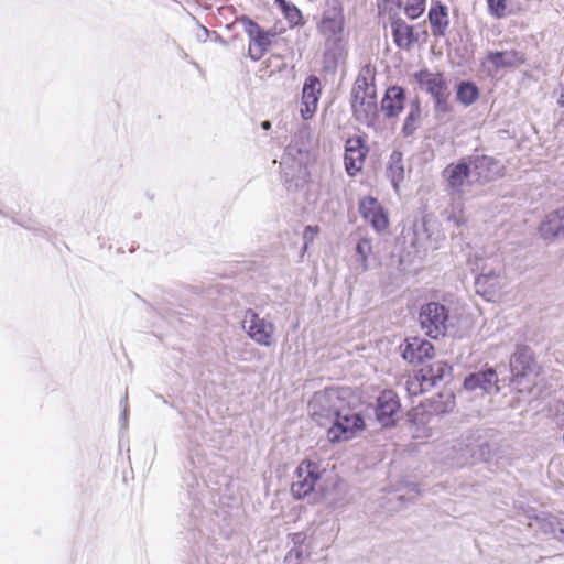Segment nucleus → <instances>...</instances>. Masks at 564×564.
Masks as SVG:
<instances>
[{
  "instance_id": "f257e3e1",
  "label": "nucleus",
  "mask_w": 564,
  "mask_h": 564,
  "mask_svg": "<svg viewBox=\"0 0 564 564\" xmlns=\"http://www.w3.org/2000/svg\"><path fill=\"white\" fill-rule=\"evenodd\" d=\"M345 25L344 10L338 0H329L318 24L325 36V59L336 64L344 54L343 32Z\"/></svg>"
},
{
  "instance_id": "f03ea898",
  "label": "nucleus",
  "mask_w": 564,
  "mask_h": 564,
  "mask_svg": "<svg viewBox=\"0 0 564 564\" xmlns=\"http://www.w3.org/2000/svg\"><path fill=\"white\" fill-rule=\"evenodd\" d=\"M347 397V390L337 388L315 392L308 402V412L313 421L321 426L329 425L348 401Z\"/></svg>"
},
{
  "instance_id": "7ed1b4c3",
  "label": "nucleus",
  "mask_w": 564,
  "mask_h": 564,
  "mask_svg": "<svg viewBox=\"0 0 564 564\" xmlns=\"http://www.w3.org/2000/svg\"><path fill=\"white\" fill-rule=\"evenodd\" d=\"M307 158L301 154L295 143H289L282 155L280 167L281 177L288 192H295L303 187L305 180L304 162Z\"/></svg>"
},
{
  "instance_id": "20e7f679",
  "label": "nucleus",
  "mask_w": 564,
  "mask_h": 564,
  "mask_svg": "<svg viewBox=\"0 0 564 564\" xmlns=\"http://www.w3.org/2000/svg\"><path fill=\"white\" fill-rule=\"evenodd\" d=\"M329 425L327 437L332 443L351 440L366 427L364 417L350 408L348 401Z\"/></svg>"
},
{
  "instance_id": "39448f33",
  "label": "nucleus",
  "mask_w": 564,
  "mask_h": 564,
  "mask_svg": "<svg viewBox=\"0 0 564 564\" xmlns=\"http://www.w3.org/2000/svg\"><path fill=\"white\" fill-rule=\"evenodd\" d=\"M449 319L448 308L440 302H429L421 306L419 322L421 329L433 339L445 336Z\"/></svg>"
},
{
  "instance_id": "423d86ee",
  "label": "nucleus",
  "mask_w": 564,
  "mask_h": 564,
  "mask_svg": "<svg viewBox=\"0 0 564 564\" xmlns=\"http://www.w3.org/2000/svg\"><path fill=\"white\" fill-rule=\"evenodd\" d=\"M319 470L316 463L304 460L295 469L291 484L292 496L297 499L315 500V488L319 480Z\"/></svg>"
},
{
  "instance_id": "0eeeda50",
  "label": "nucleus",
  "mask_w": 564,
  "mask_h": 564,
  "mask_svg": "<svg viewBox=\"0 0 564 564\" xmlns=\"http://www.w3.org/2000/svg\"><path fill=\"white\" fill-rule=\"evenodd\" d=\"M237 22L242 26L249 39L248 56L254 62L260 61L272 45L275 33L263 30L247 15H241Z\"/></svg>"
},
{
  "instance_id": "6e6552de",
  "label": "nucleus",
  "mask_w": 564,
  "mask_h": 564,
  "mask_svg": "<svg viewBox=\"0 0 564 564\" xmlns=\"http://www.w3.org/2000/svg\"><path fill=\"white\" fill-rule=\"evenodd\" d=\"M446 452V458L451 465L462 467L479 459L486 460L489 455V444L487 442L478 444L469 438L458 440Z\"/></svg>"
},
{
  "instance_id": "1a4fd4ad",
  "label": "nucleus",
  "mask_w": 564,
  "mask_h": 564,
  "mask_svg": "<svg viewBox=\"0 0 564 564\" xmlns=\"http://www.w3.org/2000/svg\"><path fill=\"white\" fill-rule=\"evenodd\" d=\"M242 328L257 344L269 347L273 344L275 326L272 322L261 318L253 310L248 308L242 319Z\"/></svg>"
},
{
  "instance_id": "9d476101",
  "label": "nucleus",
  "mask_w": 564,
  "mask_h": 564,
  "mask_svg": "<svg viewBox=\"0 0 564 564\" xmlns=\"http://www.w3.org/2000/svg\"><path fill=\"white\" fill-rule=\"evenodd\" d=\"M534 370V359L530 347L517 345L514 352L510 357L511 383L522 384L524 378Z\"/></svg>"
},
{
  "instance_id": "9b49d317",
  "label": "nucleus",
  "mask_w": 564,
  "mask_h": 564,
  "mask_svg": "<svg viewBox=\"0 0 564 564\" xmlns=\"http://www.w3.org/2000/svg\"><path fill=\"white\" fill-rule=\"evenodd\" d=\"M401 357L409 364L419 365L434 356V346L421 337H408L399 347Z\"/></svg>"
},
{
  "instance_id": "f8f14e48",
  "label": "nucleus",
  "mask_w": 564,
  "mask_h": 564,
  "mask_svg": "<svg viewBox=\"0 0 564 564\" xmlns=\"http://www.w3.org/2000/svg\"><path fill=\"white\" fill-rule=\"evenodd\" d=\"M470 174V164L466 159L460 160L456 164H448L443 171V176L446 181V191L452 196H457L460 198L464 194L463 187L467 183Z\"/></svg>"
},
{
  "instance_id": "ddd939ff",
  "label": "nucleus",
  "mask_w": 564,
  "mask_h": 564,
  "mask_svg": "<svg viewBox=\"0 0 564 564\" xmlns=\"http://www.w3.org/2000/svg\"><path fill=\"white\" fill-rule=\"evenodd\" d=\"M400 408L398 394L390 389L383 390L377 398L376 419L382 426H392Z\"/></svg>"
},
{
  "instance_id": "4468645a",
  "label": "nucleus",
  "mask_w": 564,
  "mask_h": 564,
  "mask_svg": "<svg viewBox=\"0 0 564 564\" xmlns=\"http://www.w3.org/2000/svg\"><path fill=\"white\" fill-rule=\"evenodd\" d=\"M468 163L470 164L471 172L480 182H490L503 175V165L492 156H469Z\"/></svg>"
},
{
  "instance_id": "2eb2a0df",
  "label": "nucleus",
  "mask_w": 564,
  "mask_h": 564,
  "mask_svg": "<svg viewBox=\"0 0 564 564\" xmlns=\"http://www.w3.org/2000/svg\"><path fill=\"white\" fill-rule=\"evenodd\" d=\"M351 110L359 123L377 129L379 119L377 96L352 98Z\"/></svg>"
},
{
  "instance_id": "dca6fc26",
  "label": "nucleus",
  "mask_w": 564,
  "mask_h": 564,
  "mask_svg": "<svg viewBox=\"0 0 564 564\" xmlns=\"http://www.w3.org/2000/svg\"><path fill=\"white\" fill-rule=\"evenodd\" d=\"M368 148L361 137H352L345 144V169L348 175L355 176L361 171Z\"/></svg>"
},
{
  "instance_id": "f3484780",
  "label": "nucleus",
  "mask_w": 564,
  "mask_h": 564,
  "mask_svg": "<svg viewBox=\"0 0 564 564\" xmlns=\"http://www.w3.org/2000/svg\"><path fill=\"white\" fill-rule=\"evenodd\" d=\"M359 213L377 232L386 230L389 226L388 215L380 203L372 196H367L360 200Z\"/></svg>"
},
{
  "instance_id": "a211bd4d",
  "label": "nucleus",
  "mask_w": 564,
  "mask_h": 564,
  "mask_svg": "<svg viewBox=\"0 0 564 564\" xmlns=\"http://www.w3.org/2000/svg\"><path fill=\"white\" fill-rule=\"evenodd\" d=\"M498 375L491 367L468 375L464 380V388L468 391L481 390L485 393H498Z\"/></svg>"
},
{
  "instance_id": "6ab92c4d",
  "label": "nucleus",
  "mask_w": 564,
  "mask_h": 564,
  "mask_svg": "<svg viewBox=\"0 0 564 564\" xmlns=\"http://www.w3.org/2000/svg\"><path fill=\"white\" fill-rule=\"evenodd\" d=\"M321 80L315 75H310L302 88V105L301 115L304 120L312 118L316 112L319 96H321Z\"/></svg>"
},
{
  "instance_id": "aec40b11",
  "label": "nucleus",
  "mask_w": 564,
  "mask_h": 564,
  "mask_svg": "<svg viewBox=\"0 0 564 564\" xmlns=\"http://www.w3.org/2000/svg\"><path fill=\"white\" fill-rule=\"evenodd\" d=\"M502 288L500 271H482L475 279L476 293L487 301H494Z\"/></svg>"
},
{
  "instance_id": "412c9836",
  "label": "nucleus",
  "mask_w": 564,
  "mask_h": 564,
  "mask_svg": "<svg viewBox=\"0 0 564 564\" xmlns=\"http://www.w3.org/2000/svg\"><path fill=\"white\" fill-rule=\"evenodd\" d=\"M391 31L394 44L402 50H409L414 43L419 42V34L414 32V26L408 24L397 14L391 15Z\"/></svg>"
},
{
  "instance_id": "4be33fe9",
  "label": "nucleus",
  "mask_w": 564,
  "mask_h": 564,
  "mask_svg": "<svg viewBox=\"0 0 564 564\" xmlns=\"http://www.w3.org/2000/svg\"><path fill=\"white\" fill-rule=\"evenodd\" d=\"M405 89L401 86H390L381 99V111L386 118H397L404 109Z\"/></svg>"
},
{
  "instance_id": "5701e85b",
  "label": "nucleus",
  "mask_w": 564,
  "mask_h": 564,
  "mask_svg": "<svg viewBox=\"0 0 564 564\" xmlns=\"http://www.w3.org/2000/svg\"><path fill=\"white\" fill-rule=\"evenodd\" d=\"M539 232L546 241L564 237V206L545 216L539 226Z\"/></svg>"
},
{
  "instance_id": "b1692460",
  "label": "nucleus",
  "mask_w": 564,
  "mask_h": 564,
  "mask_svg": "<svg viewBox=\"0 0 564 564\" xmlns=\"http://www.w3.org/2000/svg\"><path fill=\"white\" fill-rule=\"evenodd\" d=\"M452 366L443 360L434 361L421 368L420 378L430 388L442 382H447L452 378Z\"/></svg>"
},
{
  "instance_id": "393cba45",
  "label": "nucleus",
  "mask_w": 564,
  "mask_h": 564,
  "mask_svg": "<svg viewBox=\"0 0 564 564\" xmlns=\"http://www.w3.org/2000/svg\"><path fill=\"white\" fill-rule=\"evenodd\" d=\"M525 62L522 52L516 50L509 51H489L486 54L485 62L491 64L495 72L502 68H513Z\"/></svg>"
},
{
  "instance_id": "a878e982",
  "label": "nucleus",
  "mask_w": 564,
  "mask_h": 564,
  "mask_svg": "<svg viewBox=\"0 0 564 564\" xmlns=\"http://www.w3.org/2000/svg\"><path fill=\"white\" fill-rule=\"evenodd\" d=\"M376 70L370 65H365L351 89V99L359 97L377 96V88L375 84Z\"/></svg>"
},
{
  "instance_id": "bb28decb",
  "label": "nucleus",
  "mask_w": 564,
  "mask_h": 564,
  "mask_svg": "<svg viewBox=\"0 0 564 564\" xmlns=\"http://www.w3.org/2000/svg\"><path fill=\"white\" fill-rule=\"evenodd\" d=\"M414 77L420 87L433 98L448 91L446 80L441 73H431L424 69L415 73Z\"/></svg>"
},
{
  "instance_id": "cd10ccee",
  "label": "nucleus",
  "mask_w": 564,
  "mask_h": 564,
  "mask_svg": "<svg viewBox=\"0 0 564 564\" xmlns=\"http://www.w3.org/2000/svg\"><path fill=\"white\" fill-rule=\"evenodd\" d=\"M429 22L431 24L432 34L435 37H443L449 25L447 7L441 1H434L429 11Z\"/></svg>"
},
{
  "instance_id": "c85d7f7f",
  "label": "nucleus",
  "mask_w": 564,
  "mask_h": 564,
  "mask_svg": "<svg viewBox=\"0 0 564 564\" xmlns=\"http://www.w3.org/2000/svg\"><path fill=\"white\" fill-rule=\"evenodd\" d=\"M422 119V109L420 105V100L417 98L413 99L409 106V112L404 119L402 126V134L404 137H411L420 127V122Z\"/></svg>"
},
{
  "instance_id": "c756f323",
  "label": "nucleus",
  "mask_w": 564,
  "mask_h": 564,
  "mask_svg": "<svg viewBox=\"0 0 564 564\" xmlns=\"http://www.w3.org/2000/svg\"><path fill=\"white\" fill-rule=\"evenodd\" d=\"M387 175L390 178L393 187L397 189L398 185L404 178V167L402 163V153L393 151L390 155Z\"/></svg>"
},
{
  "instance_id": "7c9ffc66",
  "label": "nucleus",
  "mask_w": 564,
  "mask_h": 564,
  "mask_svg": "<svg viewBox=\"0 0 564 564\" xmlns=\"http://www.w3.org/2000/svg\"><path fill=\"white\" fill-rule=\"evenodd\" d=\"M456 97L464 106H470L479 98V89L475 83L464 80L457 85Z\"/></svg>"
},
{
  "instance_id": "2f4dec72",
  "label": "nucleus",
  "mask_w": 564,
  "mask_h": 564,
  "mask_svg": "<svg viewBox=\"0 0 564 564\" xmlns=\"http://www.w3.org/2000/svg\"><path fill=\"white\" fill-rule=\"evenodd\" d=\"M372 252V245L368 238H362L357 242L356 253L359 258L360 265L362 271H367L368 265V256Z\"/></svg>"
},
{
  "instance_id": "473e14b6",
  "label": "nucleus",
  "mask_w": 564,
  "mask_h": 564,
  "mask_svg": "<svg viewBox=\"0 0 564 564\" xmlns=\"http://www.w3.org/2000/svg\"><path fill=\"white\" fill-rule=\"evenodd\" d=\"M290 143H295L296 148L301 150V154L306 158L311 150L310 132L306 129L299 130L293 137Z\"/></svg>"
},
{
  "instance_id": "72a5a7b5",
  "label": "nucleus",
  "mask_w": 564,
  "mask_h": 564,
  "mask_svg": "<svg viewBox=\"0 0 564 564\" xmlns=\"http://www.w3.org/2000/svg\"><path fill=\"white\" fill-rule=\"evenodd\" d=\"M430 389L431 388L427 387L425 384V382H423V380H421L420 371H417L413 378H410L406 381V390H408L409 394H411V395H417V394L423 393Z\"/></svg>"
},
{
  "instance_id": "f704fd0d",
  "label": "nucleus",
  "mask_w": 564,
  "mask_h": 564,
  "mask_svg": "<svg viewBox=\"0 0 564 564\" xmlns=\"http://www.w3.org/2000/svg\"><path fill=\"white\" fill-rule=\"evenodd\" d=\"M447 221L453 223L456 227H462L467 224V217L463 212V204L459 202L453 206V210L447 216Z\"/></svg>"
},
{
  "instance_id": "c9c22d12",
  "label": "nucleus",
  "mask_w": 564,
  "mask_h": 564,
  "mask_svg": "<svg viewBox=\"0 0 564 564\" xmlns=\"http://www.w3.org/2000/svg\"><path fill=\"white\" fill-rule=\"evenodd\" d=\"M425 10V0H414L413 3H408L404 7L406 17L411 20L420 18Z\"/></svg>"
},
{
  "instance_id": "e433bc0d",
  "label": "nucleus",
  "mask_w": 564,
  "mask_h": 564,
  "mask_svg": "<svg viewBox=\"0 0 564 564\" xmlns=\"http://www.w3.org/2000/svg\"><path fill=\"white\" fill-rule=\"evenodd\" d=\"M449 91L437 96L434 99V110L436 115H445L452 110V107L448 102Z\"/></svg>"
},
{
  "instance_id": "4c0bfd02",
  "label": "nucleus",
  "mask_w": 564,
  "mask_h": 564,
  "mask_svg": "<svg viewBox=\"0 0 564 564\" xmlns=\"http://www.w3.org/2000/svg\"><path fill=\"white\" fill-rule=\"evenodd\" d=\"M304 547H291L284 556V564H302Z\"/></svg>"
},
{
  "instance_id": "58836bf2",
  "label": "nucleus",
  "mask_w": 564,
  "mask_h": 564,
  "mask_svg": "<svg viewBox=\"0 0 564 564\" xmlns=\"http://www.w3.org/2000/svg\"><path fill=\"white\" fill-rule=\"evenodd\" d=\"M489 12L496 18H502L506 14V0H487Z\"/></svg>"
},
{
  "instance_id": "ea45409f",
  "label": "nucleus",
  "mask_w": 564,
  "mask_h": 564,
  "mask_svg": "<svg viewBox=\"0 0 564 564\" xmlns=\"http://www.w3.org/2000/svg\"><path fill=\"white\" fill-rule=\"evenodd\" d=\"M120 406H122L120 421L122 423V427H127V424H128V392L127 391H126L122 400L120 401Z\"/></svg>"
},
{
  "instance_id": "a19ab883",
  "label": "nucleus",
  "mask_w": 564,
  "mask_h": 564,
  "mask_svg": "<svg viewBox=\"0 0 564 564\" xmlns=\"http://www.w3.org/2000/svg\"><path fill=\"white\" fill-rule=\"evenodd\" d=\"M384 10L389 11L391 13L393 9H400L402 7V0H379Z\"/></svg>"
},
{
  "instance_id": "79ce46f5",
  "label": "nucleus",
  "mask_w": 564,
  "mask_h": 564,
  "mask_svg": "<svg viewBox=\"0 0 564 564\" xmlns=\"http://www.w3.org/2000/svg\"><path fill=\"white\" fill-rule=\"evenodd\" d=\"M317 231H318L317 227L306 226V228L304 230V240H305L304 249H307L308 242L314 239V236H315V234H317Z\"/></svg>"
},
{
  "instance_id": "37998d69",
  "label": "nucleus",
  "mask_w": 564,
  "mask_h": 564,
  "mask_svg": "<svg viewBox=\"0 0 564 564\" xmlns=\"http://www.w3.org/2000/svg\"><path fill=\"white\" fill-rule=\"evenodd\" d=\"M286 17L290 19V21L297 23V20L302 18L301 11L296 7H292L290 9H286Z\"/></svg>"
},
{
  "instance_id": "c03bdc74",
  "label": "nucleus",
  "mask_w": 564,
  "mask_h": 564,
  "mask_svg": "<svg viewBox=\"0 0 564 564\" xmlns=\"http://www.w3.org/2000/svg\"><path fill=\"white\" fill-rule=\"evenodd\" d=\"M306 539V535L302 532L293 533L292 534V547H303L304 541Z\"/></svg>"
},
{
  "instance_id": "a18cd8bd",
  "label": "nucleus",
  "mask_w": 564,
  "mask_h": 564,
  "mask_svg": "<svg viewBox=\"0 0 564 564\" xmlns=\"http://www.w3.org/2000/svg\"><path fill=\"white\" fill-rule=\"evenodd\" d=\"M209 30L206 29L205 26L203 25H199L198 26V32L196 34V39L200 42H206L208 36H209Z\"/></svg>"
},
{
  "instance_id": "49530a36",
  "label": "nucleus",
  "mask_w": 564,
  "mask_h": 564,
  "mask_svg": "<svg viewBox=\"0 0 564 564\" xmlns=\"http://www.w3.org/2000/svg\"><path fill=\"white\" fill-rule=\"evenodd\" d=\"M557 104H558L560 107L564 108V88H562V90H561Z\"/></svg>"
},
{
  "instance_id": "de8ad7c7",
  "label": "nucleus",
  "mask_w": 564,
  "mask_h": 564,
  "mask_svg": "<svg viewBox=\"0 0 564 564\" xmlns=\"http://www.w3.org/2000/svg\"><path fill=\"white\" fill-rule=\"evenodd\" d=\"M261 128L263 130H270L271 129V122L269 120H264L261 122Z\"/></svg>"
}]
</instances>
